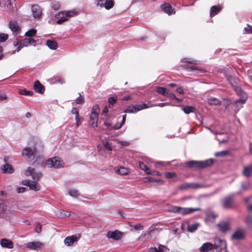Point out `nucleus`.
<instances>
[{"instance_id": "obj_26", "label": "nucleus", "mask_w": 252, "mask_h": 252, "mask_svg": "<svg viewBox=\"0 0 252 252\" xmlns=\"http://www.w3.org/2000/svg\"><path fill=\"white\" fill-rule=\"evenodd\" d=\"M98 116L94 115H91L90 117V124L93 127H96L97 126Z\"/></svg>"}, {"instance_id": "obj_62", "label": "nucleus", "mask_w": 252, "mask_h": 252, "mask_svg": "<svg viewBox=\"0 0 252 252\" xmlns=\"http://www.w3.org/2000/svg\"><path fill=\"white\" fill-rule=\"evenodd\" d=\"M133 227L135 230H141L144 228L143 226L140 223L136 224Z\"/></svg>"}, {"instance_id": "obj_52", "label": "nucleus", "mask_w": 252, "mask_h": 252, "mask_svg": "<svg viewBox=\"0 0 252 252\" xmlns=\"http://www.w3.org/2000/svg\"><path fill=\"white\" fill-rule=\"evenodd\" d=\"M147 179L149 182H155L160 183L161 184H163V181L161 179H156L151 177H147Z\"/></svg>"}, {"instance_id": "obj_20", "label": "nucleus", "mask_w": 252, "mask_h": 252, "mask_svg": "<svg viewBox=\"0 0 252 252\" xmlns=\"http://www.w3.org/2000/svg\"><path fill=\"white\" fill-rule=\"evenodd\" d=\"M33 88L36 93L40 94H43L45 91L44 86L38 80L34 82Z\"/></svg>"}, {"instance_id": "obj_58", "label": "nucleus", "mask_w": 252, "mask_h": 252, "mask_svg": "<svg viewBox=\"0 0 252 252\" xmlns=\"http://www.w3.org/2000/svg\"><path fill=\"white\" fill-rule=\"evenodd\" d=\"M133 106H129L125 111V113H135V111H134V109H133Z\"/></svg>"}, {"instance_id": "obj_15", "label": "nucleus", "mask_w": 252, "mask_h": 252, "mask_svg": "<svg viewBox=\"0 0 252 252\" xmlns=\"http://www.w3.org/2000/svg\"><path fill=\"white\" fill-rule=\"evenodd\" d=\"M244 237V231L242 229L236 230L232 235L231 239L233 240H242Z\"/></svg>"}, {"instance_id": "obj_27", "label": "nucleus", "mask_w": 252, "mask_h": 252, "mask_svg": "<svg viewBox=\"0 0 252 252\" xmlns=\"http://www.w3.org/2000/svg\"><path fill=\"white\" fill-rule=\"evenodd\" d=\"M207 101L210 105H220L221 103L220 100L214 97H211L208 98Z\"/></svg>"}, {"instance_id": "obj_61", "label": "nucleus", "mask_w": 252, "mask_h": 252, "mask_svg": "<svg viewBox=\"0 0 252 252\" xmlns=\"http://www.w3.org/2000/svg\"><path fill=\"white\" fill-rule=\"evenodd\" d=\"M104 146L108 151H112V149L111 146V144L109 142H105L104 143Z\"/></svg>"}, {"instance_id": "obj_30", "label": "nucleus", "mask_w": 252, "mask_h": 252, "mask_svg": "<svg viewBox=\"0 0 252 252\" xmlns=\"http://www.w3.org/2000/svg\"><path fill=\"white\" fill-rule=\"evenodd\" d=\"M46 45L52 50H56L58 47V43L53 40L48 39L46 41Z\"/></svg>"}, {"instance_id": "obj_29", "label": "nucleus", "mask_w": 252, "mask_h": 252, "mask_svg": "<svg viewBox=\"0 0 252 252\" xmlns=\"http://www.w3.org/2000/svg\"><path fill=\"white\" fill-rule=\"evenodd\" d=\"M169 249L164 245H159L158 248L151 249V252H168Z\"/></svg>"}, {"instance_id": "obj_46", "label": "nucleus", "mask_w": 252, "mask_h": 252, "mask_svg": "<svg viewBox=\"0 0 252 252\" xmlns=\"http://www.w3.org/2000/svg\"><path fill=\"white\" fill-rule=\"evenodd\" d=\"M69 216V213L64 211H60L58 214V217L61 218H64L68 217Z\"/></svg>"}, {"instance_id": "obj_22", "label": "nucleus", "mask_w": 252, "mask_h": 252, "mask_svg": "<svg viewBox=\"0 0 252 252\" xmlns=\"http://www.w3.org/2000/svg\"><path fill=\"white\" fill-rule=\"evenodd\" d=\"M0 245L2 247L8 249H12L13 247L12 242L7 239H2L0 242Z\"/></svg>"}, {"instance_id": "obj_55", "label": "nucleus", "mask_w": 252, "mask_h": 252, "mask_svg": "<svg viewBox=\"0 0 252 252\" xmlns=\"http://www.w3.org/2000/svg\"><path fill=\"white\" fill-rule=\"evenodd\" d=\"M245 33L252 34V26L247 25V27H245L244 29Z\"/></svg>"}, {"instance_id": "obj_14", "label": "nucleus", "mask_w": 252, "mask_h": 252, "mask_svg": "<svg viewBox=\"0 0 252 252\" xmlns=\"http://www.w3.org/2000/svg\"><path fill=\"white\" fill-rule=\"evenodd\" d=\"M200 210L201 209L199 208H192L180 207V214L182 215H186L191 214L195 211H200Z\"/></svg>"}, {"instance_id": "obj_12", "label": "nucleus", "mask_w": 252, "mask_h": 252, "mask_svg": "<svg viewBox=\"0 0 252 252\" xmlns=\"http://www.w3.org/2000/svg\"><path fill=\"white\" fill-rule=\"evenodd\" d=\"M126 119V115H125L123 116L122 122L120 124H117L116 125L112 126V124L111 123L107 122H105L104 123V125L109 130H111L112 129H118L120 128L123 126V125L125 123Z\"/></svg>"}, {"instance_id": "obj_7", "label": "nucleus", "mask_w": 252, "mask_h": 252, "mask_svg": "<svg viewBox=\"0 0 252 252\" xmlns=\"http://www.w3.org/2000/svg\"><path fill=\"white\" fill-rule=\"evenodd\" d=\"M95 4L101 7H104L109 10L114 6V2L113 0H94Z\"/></svg>"}, {"instance_id": "obj_32", "label": "nucleus", "mask_w": 252, "mask_h": 252, "mask_svg": "<svg viewBox=\"0 0 252 252\" xmlns=\"http://www.w3.org/2000/svg\"><path fill=\"white\" fill-rule=\"evenodd\" d=\"M181 62L192 64H197L198 63V62L197 61L189 58H182L181 60Z\"/></svg>"}, {"instance_id": "obj_28", "label": "nucleus", "mask_w": 252, "mask_h": 252, "mask_svg": "<svg viewBox=\"0 0 252 252\" xmlns=\"http://www.w3.org/2000/svg\"><path fill=\"white\" fill-rule=\"evenodd\" d=\"M23 156H26L28 158H31L33 155V151L29 147L25 148L22 152Z\"/></svg>"}, {"instance_id": "obj_19", "label": "nucleus", "mask_w": 252, "mask_h": 252, "mask_svg": "<svg viewBox=\"0 0 252 252\" xmlns=\"http://www.w3.org/2000/svg\"><path fill=\"white\" fill-rule=\"evenodd\" d=\"M134 111H135V113L139 111L142 109L150 108L153 107V104L150 102L148 103H142L140 104L133 105Z\"/></svg>"}, {"instance_id": "obj_48", "label": "nucleus", "mask_w": 252, "mask_h": 252, "mask_svg": "<svg viewBox=\"0 0 252 252\" xmlns=\"http://www.w3.org/2000/svg\"><path fill=\"white\" fill-rule=\"evenodd\" d=\"M180 207L179 206H172L169 210V211L172 213H178L180 214Z\"/></svg>"}, {"instance_id": "obj_17", "label": "nucleus", "mask_w": 252, "mask_h": 252, "mask_svg": "<svg viewBox=\"0 0 252 252\" xmlns=\"http://www.w3.org/2000/svg\"><path fill=\"white\" fill-rule=\"evenodd\" d=\"M217 226L219 230L223 233L226 232L230 228V223L227 221L222 222L218 223Z\"/></svg>"}, {"instance_id": "obj_64", "label": "nucleus", "mask_w": 252, "mask_h": 252, "mask_svg": "<svg viewBox=\"0 0 252 252\" xmlns=\"http://www.w3.org/2000/svg\"><path fill=\"white\" fill-rule=\"evenodd\" d=\"M71 113H72V114H75V115H76V116H79V112H78V111L77 109L76 108H75V107H73V108L72 109V110H71Z\"/></svg>"}, {"instance_id": "obj_8", "label": "nucleus", "mask_w": 252, "mask_h": 252, "mask_svg": "<svg viewBox=\"0 0 252 252\" xmlns=\"http://www.w3.org/2000/svg\"><path fill=\"white\" fill-rule=\"evenodd\" d=\"M25 175L27 176H31L33 180H38L42 176V173L40 172H36L35 169L29 167L25 171Z\"/></svg>"}, {"instance_id": "obj_47", "label": "nucleus", "mask_w": 252, "mask_h": 252, "mask_svg": "<svg viewBox=\"0 0 252 252\" xmlns=\"http://www.w3.org/2000/svg\"><path fill=\"white\" fill-rule=\"evenodd\" d=\"M19 93L25 95H32L33 92L30 91H27L26 89L21 90L19 91Z\"/></svg>"}, {"instance_id": "obj_63", "label": "nucleus", "mask_w": 252, "mask_h": 252, "mask_svg": "<svg viewBox=\"0 0 252 252\" xmlns=\"http://www.w3.org/2000/svg\"><path fill=\"white\" fill-rule=\"evenodd\" d=\"M31 182V181L29 180H25L22 181V184L29 187Z\"/></svg>"}, {"instance_id": "obj_16", "label": "nucleus", "mask_w": 252, "mask_h": 252, "mask_svg": "<svg viewBox=\"0 0 252 252\" xmlns=\"http://www.w3.org/2000/svg\"><path fill=\"white\" fill-rule=\"evenodd\" d=\"M216 248L215 245L209 243L207 242L203 244L202 246L199 248V251L200 252H208L210 251H211L214 248Z\"/></svg>"}, {"instance_id": "obj_35", "label": "nucleus", "mask_w": 252, "mask_h": 252, "mask_svg": "<svg viewBox=\"0 0 252 252\" xmlns=\"http://www.w3.org/2000/svg\"><path fill=\"white\" fill-rule=\"evenodd\" d=\"M139 167H140V169L145 171V172H146V173L147 174H148V175L152 174V173H151V170L150 169V168L147 166H146L142 161H139Z\"/></svg>"}, {"instance_id": "obj_24", "label": "nucleus", "mask_w": 252, "mask_h": 252, "mask_svg": "<svg viewBox=\"0 0 252 252\" xmlns=\"http://www.w3.org/2000/svg\"><path fill=\"white\" fill-rule=\"evenodd\" d=\"M1 169L4 173L10 174L14 172V169L9 164H5L1 166Z\"/></svg>"}, {"instance_id": "obj_45", "label": "nucleus", "mask_w": 252, "mask_h": 252, "mask_svg": "<svg viewBox=\"0 0 252 252\" xmlns=\"http://www.w3.org/2000/svg\"><path fill=\"white\" fill-rule=\"evenodd\" d=\"M99 113V109L98 105L94 106L92 109V113L91 115H94L98 116Z\"/></svg>"}, {"instance_id": "obj_43", "label": "nucleus", "mask_w": 252, "mask_h": 252, "mask_svg": "<svg viewBox=\"0 0 252 252\" xmlns=\"http://www.w3.org/2000/svg\"><path fill=\"white\" fill-rule=\"evenodd\" d=\"M68 194L73 197H77L79 193L78 190L75 189H70L68 190Z\"/></svg>"}, {"instance_id": "obj_60", "label": "nucleus", "mask_w": 252, "mask_h": 252, "mask_svg": "<svg viewBox=\"0 0 252 252\" xmlns=\"http://www.w3.org/2000/svg\"><path fill=\"white\" fill-rule=\"evenodd\" d=\"M75 120L76 121V126H79L81 124L82 119L79 117V116H76Z\"/></svg>"}, {"instance_id": "obj_3", "label": "nucleus", "mask_w": 252, "mask_h": 252, "mask_svg": "<svg viewBox=\"0 0 252 252\" xmlns=\"http://www.w3.org/2000/svg\"><path fill=\"white\" fill-rule=\"evenodd\" d=\"M76 13L75 10H72L67 11H63L58 13L56 15V18L57 19V23L61 24L65 22L68 18Z\"/></svg>"}, {"instance_id": "obj_34", "label": "nucleus", "mask_w": 252, "mask_h": 252, "mask_svg": "<svg viewBox=\"0 0 252 252\" xmlns=\"http://www.w3.org/2000/svg\"><path fill=\"white\" fill-rule=\"evenodd\" d=\"M116 173L122 175H125L127 174L129 172V170L128 168L124 167H121L120 168L115 170Z\"/></svg>"}, {"instance_id": "obj_31", "label": "nucleus", "mask_w": 252, "mask_h": 252, "mask_svg": "<svg viewBox=\"0 0 252 252\" xmlns=\"http://www.w3.org/2000/svg\"><path fill=\"white\" fill-rule=\"evenodd\" d=\"M29 188L30 189L37 191L40 189V186L36 181H31Z\"/></svg>"}, {"instance_id": "obj_11", "label": "nucleus", "mask_w": 252, "mask_h": 252, "mask_svg": "<svg viewBox=\"0 0 252 252\" xmlns=\"http://www.w3.org/2000/svg\"><path fill=\"white\" fill-rule=\"evenodd\" d=\"M80 238V236L76 235L66 237L64 240V243L67 246H71L74 242H77Z\"/></svg>"}, {"instance_id": "obj_2", "label": "nucleus", "mask_w": 252, "mask_h": 252, "mask_svg": "<svg viewBox=\"0 0 252 252\" xmlns=\"http://www.w3.org/2000/svg\"><path fill=\"white\" fill-rule=\"evenodd\" d=\"M187 165L191 168H204L211 166L213 164L212 159L204 161H190L187 162Z\"/></svg>"}, {"instance_id": "obj_1", "label": "nucleus", "mask_w": 252, "mask_h": 252, "mask_svg": "<svg viewBox=\"0 0 252 252\" xmlns=\"http://www.w3.org/2000/svg\"><path fill=\"white\" fill-rule=\"evenodd\" d=\"M231 85L237 95L240 97V98L236 100L233 103L235 110L238 111L243 107V104L246 103L248 99V95L241 88L232 84Z\"/></svg>"}, {"instance_id": "obj_54", "label": "nucleus", "mask_w": 252, "mask_h": 252, "mask_svg": "<svg viewBox=\"0 0 252 252\" xmlns=\"http://www.w3.org/2000/svg\"><path fill=\"white\" fill-rule=\"evenodd\" d=\"M52 7L55 10H58L60 7V4L58 1H54L52 3Z\"/></svg>"}, {"instance_id": "obj_50", "label": "nucleus", "mask_w": 252, "mask_h": 252, "mask_svg": "<svg viewBox=\"0 0 252 252\" xmlns=\"http://www.w3.org/2000/svg\"><path fill=\"white\" fill-rule=\"evenodd\" d=\"M8 38V35L7 34L0 33V43L4 42L6 41Z\"/></svg>"}, {"instance_id": "obj_21", "label": "nucleus", "mask_w": 252, "mask_h": 252, "mask_svg": "<svg viewBox=\"0 0 252 252\" xmlns=\"http://www.w3.org/2000/svg\"><path fill=\"white\" fill-rule=\"evenodd\" d=\"M183 68L186 71L191 72L193 73H198L202 72L201 70L198 69L195 66L189 64H185L183 65Z\"/></svg>"}, {"instance_id": "obj_59", "label": "nucleus", "mask_w": 252, "mask_h": 252, "mask_svg": "<svg viewBox=\"0 0 252 252\" xmlns=\"http://www.w3.org/2000/svg\"><path fill=\"white\" fill-rule=\"evenodd\" d=\"M117 99V98L115 96L110 97L108 99L109 104L112 105L114 104L116 102Z\"/></svg>"}, {"instance_id": "obj_18", "label": "nucleus", "mask_w": 252, "mask_h": 252, "mask_svg": "<svg viewBox=\"0 0 252 252\" xmlns=\"http://www.w3.org/2000/svg\"><path fill=\"white\" fill-rule=\"evenodd\" d=\"M32 15L34 18H39L41 15V10L38 5L35 4L32 7Z\"/></svg>"}, {"instance_id": "obj_49", "label": "nucleus", "mask_w": 252, "mask_h": 252, "mask_svg": "<svg viewBox=\"0 0 252 252\" xmlns=\"http://www.w3.org/2000/svg\"><path fill=\"white\" fill-rule=\"evenodd\" d=\"M41 228H42V225L40 223L36 222L35 223L34 230L37 233L39 234L41 233Z\"/></svg>"}, {"instance_id": "obj_6", "label": "nucleus", "mask_w": 252, "mask_h": 252, "mask_svg": "<svg viewBox=\"0 0 252 252\" xmlns=\"http://www.w3.org/2000/svg\"><path fill=\"white\" fill-rule=\"evenodd\" d=\"M26 247L29 250L39 251L44 247V244L38 241L30 242L27 243Z\"/></svg>"}, {"instance_id": "obj_25", "label": "nucleus", "mask_w": 252, "mask_h": 252, "mask_svg": "<svg viewBox=\"0 0 252 252\" xmlns=\"http://www.w3.org/2000/svg\"><path fill=\"white\" fill-rule=\"evenodd\" d=\"M242 174L246 177H250L252 175V165L245 166Z\"/></svg>"}, {"instance_id": "obj_5", "label": "nucleus", "mask_w": 252, "mask_h": 252, "mask_svg": "<svg viewBox=\"0 0 252 252\" xmlns=\"http://www.w3.org/2000/svg\"><path fill=\"white\" fill-rule=\"evenodd\" d=\"M46 164L49 167L57 168L63 167L64 163L59 157H55L49 159L46 161Z\"/></svg>"}, {"instance_id": "obj_44", "label": "nucleus", "mask_w": 252, "mask_h": 252, "mask_svg": "<svg viewBox=\"0 0 252 252\" xmlns=\"http://www.w3.org/2000/svg\"><path fill=\"white\" fill-rule=\"evenodd\" d=\"M6 210V206L2 200L0 199V214L4 213Z\"/></svg>"}, {"instance_id": "obj_41", "label": "nucleus", "mask_w": 252, "mask_h": 252, "mask_svg": "<svg viewBox=\"0 0 252 252\" xmlns=\"http://www.w3.org/2000/svg\"><path fill=\"white\" fill-rule=\"evenodd\" d=\"M79 97L75 99V102L78 104H83L85 102L84 95L79 93Z\"/></svg>"}, {"instance_id": "obj_38", "label": "nucleus", "mask_w": 252, "mask_h": 252, "mask_svg": "<svg viewBox=\"0 0 252 252\" xmlns=\"http://www.w3.org/2000/svg\"><path fill=\"white\" fill-rule=\"evenodd\" d=\"M221 8L220 6H213L211 8L210 15H215L217 14L220 10Z\"/></svg>"}, {"instance_id": "obj_10", "label": "nucleus", "mask_w": 252, "mask_h": 252, "mask_svg": "<svg viewBox=\"0 0 252 252\" xmlns=\"http://www.w3.org/2000/svg\"><path fill=\"white\" fill-rule=\"evenodd\" d=\"M122 236V233L117 230L115 231H109L106 234V237L108 238L112 239L116 241L120 240Z\"/></svg>"}, {"instance_id": "obj_9", "label": "nucleus", "mask_w": 252, "mask_h": 252, "mask_svg": "<svg viewBox=\"0 0 252 252\" xmlns=\"http://www.w3.org/2000/svg\"><path fill=\"white\" fill-rule=\"evenodd\" d=\"M216 249L218 250L217 252H227L226 248V244L225 241L217 238L215 239Z\"/></svg>"}, {"instance_id": "obj_51", "label": "nucleus", "mask_w": 252, "mask_h": 252, "mask_svg": "<svg viewBox=\"0 0 252 252\" xmlns=\"http://www.w3.org/2000/svg\"><path fill=\"white\" fill-rule=\"evenodd\" d=\"M241 187L243 190H248L251 188V184L249 182L243 183L241 185Z\"/></svg>"}, {"instance_id": "obj_4", "label": "nucleus", "mask_w": 252, "mask_h": 252, "mask_svg": "<svg viewBox=\"0 0 252 252\" xmlns=\"http://www.w3.org/2000/svg\"><path fill=\"white\" fill-rule=\"evenodd\" d=\"M221 205L223 208L226 209H233L236 207L237 205L234 200L233 196L225 197L221 201Z\"/></svg>"}, {"instance_id": "obj_36", "label": "nucleus", "mask_w": 252, "mask_h": 252, "mask_svg": "<svg viewBox=\"0 0 252 252\" xmlns=\"http://www.w3.org/2000/svg\"><path fill=\"white\" fill-rule=\"evenodd\" d=\"M182 109L186 114H188L194 112L195 110V108L191 106H185Z\"/></svg>"}, {"instance_id": "obj_39", "label": "nucleus", "mask_w": 252, "mask_h": 252, "mask_svg": "<svg viewBox=\"0 0 252 252\" xmlns=\"http://www.w3.org/2000/svg\"><path fill=\"white\" fill-rule=\"evenodd\" d=\"M217 216V215L213 212L208 213L207 214L206 220L208 221H213Z\"/></svg>"}, {"instance_id": "obj_56", "label": "nucleus", "mask_w": 252, "mask_h": 252, "mask_svg": "<svg viewBox=\"0 0 252 252\" xmlns=\"http://www.w3.org/2000/svg\"><path fill=\"white\" fill-rule=\"evenodd\" d=\"M246 222L249 226H252V215H250L246 218Z\"/></svg>"}, {"instance_id": "obj_42", "label": "nucleus", "mask_w": 252, "mask_h": 252, "mask_svg": "<svg viewBox=\"0 0 252 252\" xmlns=\"http://www.w3.org/2000/svg\"><path fill=\"white\" fill-rule=\"evenodd\" d=\"M36 33V30L34 29H32L28 31H27L25 33V35L28 37H32Z\"/></svg>"}, {"instance_id": "obj_23", "label": "nucleus", "mask_w": 252, "mask_h": 252, "mask_svg": "<svg viewBox=\"0 0 252 252\" xmlns=\"http://www.w3.org/2000/svg\"><path fill=\"white\" fill-rule=\"evenodd\" d=\"M8 26L9 29L13 32L17 33L20 30V27L18 26V24L15 22H10L8 24Z\"/></svg>"}, {"instance_id": "obj_57", "label": "nucleus", "mask_w": 252, "mask_h": 252, "mask_svg": "<svg viewBox=\"0 0 252 252\" xmlns=\"http://www.w3.org/2000/svg\"><path fill=\"white\" fill-rule=\"evenodd\" d=\"M22 44L23 46H28L30 45V38H25L22 41Z\"/></svg>"}, {"instance_id": "obj_13", "label": "nucleus", "mask_w": 252, "mask_h": 252, "mask_svg": "<svg viewBox=\"0 0 252 252\" xmlns=\"http://www.w3.org/2000/svg\"><path fill=\"white\" fill-rule=\"evenodd\" d=\"M160 7L161 9L163 12L168 14V15H172L175 13V10L170 5L167 4V3L161 4Z\"/></svg>"}, {"instance_id": "obj_53", "label": "nucleus", "mask_w": 252, "mask_h": 252, "mask_svg": "<svg viewBox=\"0 0 252 252\" xmlns=\"http://www.w3.org/2000/svg\"><path fill=\"white\" fill-rule=\"evenodd\" d=\"M165 176L168 179H172L176 177L175 172H167L165 174Z\"/></svg>"}, {"instance_id": "obj_33", "label": "nucleus", "mask_w": 252, "mask_h": 252, "mask_svg": "<svg viewBox=\"0 0 252 252\" xmlns=\"http://www.w3.org/2000/svg\"><path fill=\"white\" fill-rule=\"evenodd\" d=\"M199 225L200 224L198 222H195L193 224L189 225L187 227V230L189 232H194L197 229Z\"/></svg>"}, {"instance_id": "obj_40", "label": "nucleus", "mask_w": 252, "mask_h": 252, "mask_svg": "<svg viewBox=\"0 0 252 252\" xmlns=\"http://www.w3.org/2000/svg\"><path fill=\"white\" fill-rule=\"evenodd\" d=\"M229 154V152L227 150L222 151L220 152H217L215 154V156L216 157H224L228 155Z\"/></svg>"}, {"instance_id": "obj_37", "label": "nucleus", "mask_w": 252, "mask_h": 252, "mask_svg": "<svg viewBox=\"0 0 252 252\" xmlns=\"http://www.w3.org/2000/svg\"><path fill=\"white\" fill-rule=\"evenodd\" d=\"M157 92L160 94H161L163 95H167L168 94V91L165 88L158 87L157 89Z\"/></svg>"}]
</instances>
